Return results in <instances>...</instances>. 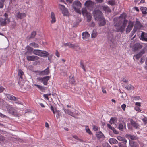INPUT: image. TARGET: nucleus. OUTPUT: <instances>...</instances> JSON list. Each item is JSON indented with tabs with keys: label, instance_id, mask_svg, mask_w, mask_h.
<instances>
[{
	"label": "nucleus",
	"instance_id": "1",
	"mask_svg": "<svg viewBox=\"0 0 147 147\" xmlns=\"http://www.w3.org/2000/svg\"><path fill=\"white\" fill-rule=\"evenodd\" d=\"M127 15L125 13L121 14L119 17H115L113 21V24L117 32L123 33L126 26L128 21L126 19Z\"/></svg>",
	"mask_w": 147,
	"mask_h": 147
},
{
	"label": "nucleus",
	"instance_id": "2",
	"mask_svg": "<svg viewBox=\"0 0 147 147\" xmlns=\"http://www.w3.org/2000/svg\"><path fill=\"white\" fill-rule=\"evenodd\" d=\"M92 14L95 20L101 21L103 18L102 12L99 10H94Z\"/></svg>",
	"mask_w": 147,
	"mask_h": 147
},
{
	"label": "nucleus",
	"instance_id": "3",
	"mask_svg": "<svg viewBox=\"0 0 147 147\" xmlns=\"http://www.w3.org/2000/svg\"><path fill=\"white\" fill-rule=\"evenodd\" d=\"M82 13L84 16H86L87 18V22H90L91 20L92 16L91 13L87 11V9L86 8H83L82 9Z\"/></svg>",
	"mask_w": 147,
	"mask_h": 147
},
{
	"label": "nucleus",
	"instance_id": "4",
	"mask_svg": "<svg viewBox=\"0 0 147 147\" xmlns=\"http://www.w3.org/2000/svg\"><path fill=\"white\" fill-rule=\"evenodd\" d=\"M51 78V76H47L43 77H39L38 80L39 82H42L45 85H46L48 84V81Z\"/></svg>",
	"mask_w": 147,
	"mask_h": 147
},
{
	"label": "nucleus",
	"instance_id": "5",
	"mask_svg": "<svg viewBox=\"0 0 147 147\" xmlns=\"http://www.w3.org/2000/svg\"><path fill=\"white\" fill-rule=\"evenodd\" d=\"M60 8L62 11V13L65 16H67L69 15V13L67 9L65 8V6L63 5H60Z\"/></svg>",
	"mask_w": 147,
	"mask_h": 147
},
{
	"label": "nucleus",
	"instance_id": "6",
	"mask_svg": "<svg viewBox=\"0 0 147 147\" xmlns=\"http://www.w3.org/2000/svg\"><path fill=\"white\" fill-rule=\"evenodd\" d=\"M142 45L139 43L135 44L133 47V51H136L141 49L142 47Z\"/></svg>",
	"mask_w": 147,
	"mask_h": 147
},
{
	"label": "nucleus",
	"instance_id": "7",
	"mask_svg": "<svg viewBox=\"0 0 147 147\" xmlns=\"http://www.w3.org/2000/svg\"><path fill=\"white\" fill-rule=\"evenodd\" d=\"M27 59L30 61H34L37 60L39 59V57L36 56H27Z\"/></svg>",
	"mask_w": 147,
	"mask_h": 147
},
{
	"label": "nucleus",
	"instance_id": "8",
	"mask_svg": "<svg viewBox=\"0 0 147 147\" xmlns=\"http://www.w3.org/2000/svg\"><path fill=\"white\" fill-rule=\"evenodd\" d=\"M142 26L143 25L138 20L136 21L135 24L134 28H135L137 30H140Z\"/></svg>",
	"mask_w": 147,
	"mask_h": 147
},
{
	"label": "nucleus",
	"instance_id": "9",
	"mask_svg": "<svg viewBox=\"0 0 147 147\" xmlns=\"http://www.w3.org/2000/svg\"><path fill=\"white\" fill-rule=\"evenodd\" d=\"M49 72V69L47 67L45 69L42 71H38L39 74L40 76H44L48 75Z\"/></svg>",
	"mask_w": 147,
	"mask_h": 147
},
{
	"label": "nucleus",
	"instance_id": "10",
	"mask_svg": "<svg viewBox=\"0 0 147 147\" xmlns=\"http://www.w3.org/2000/svg\"><path fill=\"white\" fill-rule=\"evenodd\" d=\"M6 107L9 113L11 114L13 113V111H15V109L12 105L7 104L6 106Z\"/></svg>",
	"mask_w": 147,
	"mask_h": 147
},
{
	"label": "nucleus",
	"instance_id": "11",
	"mask_svg": "<svg viewBox=\"0 0 147 147\" xmlns=\"http://www.w3.org/2000/svg\"><path fill=\"white\" fill-rule=\"evenodd\" d=\"M133 26V23H132L131 21H130L126 30L127 34L128 33L130 32V31L131 30Z\"/></svg>",
	"mask_w": 147,
	"mask_h": 147
},
{
	"label": "nucleus",
	"instance_id": "12",
	"mask_svg": "<svg viewBox=\"0 0 147 147\" xmlns=\"http://www.w3.org/2000/svg\"><path fill=\"white\" fill-rule=\"evenodd\" d=\"M140 39L143 41H147V33L142 32Z\"/></svg>",
	"mask_w": 147,
	"mask_h": 147
},
{
	"label": "nucleus",
	"instance_id": "13",
	"mask_svg": "<svg viewBox=\"0 0 147 147\" xmlns=\"http://www.w3.org/2000/svg\"><path fill=\"white\" fill-rule=\"evenodd\" d=\"M16 16L18 18L22 19L26 16V14L25 13H22L19 11L16 13Z\"/></svg>",
	"mask_w": 147,
	"mask_h": 147
},
{
	"label": "nucleus",
	"instance_id": "14",
	"mask_svg": "<svg viewBox=\"0 0 147 147\" xmlns=\"http://www.w3.org/2000/svg\"><path fill=\"white\" fill-rule=\"evenodd\" d=\"M94 3V2L91 0H88L85 3L84 5L85 6L88 7H92L93 6Z\"/></svg>",
	"mask_w": 147,
	"mask_h": 147
},
{
	"label": "nucleus",
	"instance_id": "15",
	"mask_svg": "<svg viewBox=\"0 0 147 147\" xmlns=\"http://www.w3.org/2000/svg\"><path fill=\"white\" fill-rule=\"evenodd\" d=\"M63 110L65 114H68V115L74 117L75 118H76L75 117L74 115V113L73 112L71 111L68 109H66L64 108H63Z\"/></svg>",
	"mask_w": 147,
	"mask_h": 147
},
{
	"label": "nucleus",
	"instance_id": "16",
	"mask_svg": "<svg viewBox=\"0 0 147 147\" xmlns=\"http://www.w3.org/2000/svg\"><path fill=\"white\" fill-rule=\"evenodd\" d=\"M6 19H3L2 18H0V25L1 26H5L7 23L6 21Z\"/></svg>",
	"mask_w": 147,
	"mask_h": 147
},
{
	"label": "nucleus",
	"instance_id": "17",
	"mask_svg": "<svg viewBox=\"0 0 147 147\" xmlns=\"http://www.w3.org/2000/svg\"><path fill=\"white\" fill-rule=\"evenodd\" d=\"M82 36L83 39L85 40L87 39L88 38L90 37V35L86 31L82 33Z\"/></svg>",
	"mask_w": 147,
	"mask_h": 147
},
{
	"label": "nucleus",
	"instance_id": "18",
	"mask_svg": "<svg viewBox=\"0 0 147 147\" xmlns=\"http://www.w3.org/2000/svg\"><path fill=\"white\" fill-rule=\"evenodd\" d=\"M6 96L9 99L11 100L15 101L17 100V98L16 97L9 94H6Z\"/></svg>",
	"mask_w": 147,
	"mask_h": 147
},
{
	"label": "nucleus",
	"instance_id": "19",
	"mask_svg": "<svg viewBox=\"0 0 147 147\" xmlns=\"http://www.w3.org/2000/svg\"><path fill=\"white\" fill-rule=\"evenodd\" d=\"M130 122L132 126L136 129H137L139 126L138 124L135 122L133 119H131L130 120Z\"/></svg>",
	"mask_w": 147,
	"mask_h": 147
},
{
	"label": "nucleus",
	"instance_id": "20",
	"mask_svg": "<svg viewBox=\"0 0 147 147\" xmlns=\"http://www.w3.org/2000/svg\"><path fill=\"white\" fill-rule=\"evenodd\" d=\"M117 139L120 141H123L124 144H126L127 142V140L124 138L120 136L117 137Z\"/></svg>",
	"mask_w": 147,
	"mask_h": 147
},
{
	"label": "nucleus",
	"instance_id": "21",
	"mask_svg": "<svg viewBox=\"0 0 147 147\" xmlns=\"http://www.w3.org/2000/svg\"><path fill=\"white\" fill-rule=\"evenodd\" d=\"M96 135L98 139H100L103 138H104L105 136L103 134L101 131H99L96 132Z\"/></svg>",
	"mask_w": 147,
	"mask_h": 147
},
{
	"label": "nucleus",
	"instance_id": "22",
	"mask_svg": "<svg viewBox=\"0 0 147 147\" xmlns=\"http://www.w3.org/2000/svg\"><path fill=\"white\" fill-rule=\"evenodd\" d=\"M63 45L65 46H68L69 48L74 49L76 47L74 44H72L71 42H69L67 43H64L63 44Z\"/></svg>",
	"mask_w": 147,
	"mask_h": 147
},
{
	"label": "nucleus",
	"instance_id": "23",
	"mask_svg": "<svg viewBox=\"0 0 147 147\" xmlns=\"http://www.w3.org/2000/svg\"><path fill=\"white\" fill-rule=\"evenodd\" d=\"M109 141L111 144H116L118 143V141L116 139L113 138H110L109 140Z\"/></svg>",
	"mask_w": 147,
	"mask_h": 147
},
{
	"label": "nucleus",
	"instance_id": "24",
	"mask_svg": "<svg viewBox=\"0 0 147 147\" xmlns=\"http://www.w3.org/2000/svg\"><path fill=\"white\" fill-rule=\"evenodd\" d=\"M40 56L44 57H47L48 55H49V53L47 51H41V52L40 53Z\"/></svg>",
	"mask_w": 147,
	"mask_h": 147
},
{
	"label": "nucleus",
	"instance_id": "25",
	"mask_svg": "<svg viewBox=\"0 0 147 147\" xmlns=\"http://www.w3.org/2000/svg\"><path fill=\"white\" fill-rule=\"evenodd\" d=\"M74 5H76L77 7H78L79 8H81L82 5L81 3L78 0L74 2L72 5V7L73 6H74Z\"/></svg>",
	"mask_w": 147,
	"mask_h": 147
},
{
	"label": "nucleus",
	"instance_id": "26",
	"mask_svg": "<svg viewBox=\"0 0 147 147\" xmlns=\"http://www.w3.org/2000/svg\"><path fill=\"white\" fill-rule=\"evenodd\" d=\"M41 50H34L33 51V53L34 54L40 56V53Z\"/></svg>",
	"mask_w": 147,
	"mask_h": 147
},
{
	"label": "nucleus",
	"instance_id": "27",
	"mask_svg": "<svg viewBox=\"0 0 147 147\" xmlns=\"http://www.w3.org/2000/svg\"><path fill=\"white\" fill-rule=\"evenodd\" d=\"M141 10L142 11V13L144 14H147V8L144 7H141Z\"/></svg>",
	"mask_w": 147,
	"mask_h": 147
},
{
	"label": "nucleus",
	"instance_id": "28",
	"mask_svg": "<svg viewBox=\"0 0 147 147\" xmlns=\"http://www.w3.org/2000/svg\"><path fill=\"white\" fill-rule=\"evenodd\" d=\"M51 18L52 19L51 21V23H53L55 22L56 20L55 16V14L53 12L51 13Z\"/></svg>",
	"mask_w": 147,
	"mask_h": 147
},
{
	"label": "nucleus",
	"instance_id": "29",
	"mask_svg": "<svg viewBox=\"0 0 147 147\" xmlns=\"http://www.w3.org/2000/svg\"><path fill=\"white\" fill-rule=\"evenodd\" d=\"M125 137L128 138H130L132 140H135L136 139V137L134 135L131 134H126Z\"/></svg>",
	"mask_w": 147,
	"mask_h": 147
},
{
	"label": "nucleus",
	"instance_id": "30",
	"mask_svg": "<svg viewBox=\"0 0 147 147\" xmlns=\"http://www.w3.org/2000/svg\"><path fill=\"white\" fill-rule=\"evenodd\" d=\"M55 114L56 115V117L57 119L59 118L60 116H61V114L60 111L59 110H57L55 109Z\"/></svg>",
	"mask_w": 147,
	"mask_h": 147
},
{
	"label": "nucleus",
	"instance_id": "31",
	"mask_svg": "<svg viewBox=\"0 0 147 147\" xmlns=\"http://www.w3.org/2000/svg\"><path fill=\"white\" fill-rule=\"evenodd\" d=\"M117 121V118L115 117H111L109 121V123L111 124H114Z\"/></svg>",
	"mask_w": 147,
	"mask_h": 147
},
{
	"label": "nucleus",
	"instance_id": "32",
	"mask_svg": "<svg viewBox=\"0 0 147 147\" xmlns=\"http://www.w3.org/2000/svg\"><path fill=\"white\" fill-rule=\"evenodd\" d=\"M24 72L21 69H19L18 70V76L21 79H22V76L24 75Z\"/></svg>",
	"mask_w": 147,
	"mask_h": 147
},
{
	"label": "nucleus",
	"instance_id": "33",
	"mask_svg": "<svg viewBox=\"0 0 147 147\" xmlns=\"http://www.w3.org/2000/svg\"><path fill=\"white\" fill-rule=\"evenodd\" d=\"M35 85L37 86L38 88L40 90L42 91H43L46 89L45 87H44L42 86L36 84H35Z\"/></svg>",
	"mask_w": 147,
	"mask_h": 147
},
{
	"label": "nucleus",
	"instance_id": "34",
	"mask_svg": "<svg viewBox=\"0 0 147 147\" xmlns=\"http://www.w3.org/2000/svg\"><path fill=\"white\" fill-rule=\"evenodd\" d=\"M100 21V22L99 23V25L100 26H103L105 25L106 22L104 17L102 20Z\"/></svg>",
	"mask_w": 147,
	"mask_h": 147
},
{
	"label": "nucleus",
	"instance_id": "35",
	"mask_svg": "<svg viewBox=\"0 0 147 147\" xmlns=\"http://www.w3.org/2000/svg\"><path fill=\"white\" fill-rule=\"evenodd\" d=\"M129 144L131 147H136L137 146L136 143L132 141H129Z\"/></svg>",
	"mask_w": 147,
	"mask_h": 147
},
{
	"label": "nucleus",
	"instance_id": "36",
	"mask_svg": "<svg viewBox=\"0 0 147 147\" xmlns=\"http://www.w3.org/2000/svg\"><path fill=\"white\" fill-rule=\"evenodd\" d=\"M108 36L109 40H110L111 41H112L113 38V34L111 32L109 33Z\"/></svg>",
	"mask_w": 147,
	"mask_h": 147
},
{
	"label": "nucleus",
	"instance_id": "37",
	"mask_svg": "<svg viewBox=\"0 0 147 147\" xmlns=\"http://www.w3.org/2000/svg\"><path fill=\"white\" fill-rule=\"evenodd\" d=\"M80 64L81 67L85 71H86L85 68V67L83 61H81L80 62Z\"/></svg>",
	"mask_w": 147,
	"mask_h": 147
},
{
	"label": "nucleus",
	"instance_id": "38",
	"mask_svg": "<svg viewBox=\"0 0 147 147\" xmlns=\"http://www.w3.org/2000/svg\"><path fill=\"white\" fill-rule=\"evenodd\" d=\"M73 8L74 9V10L78 13H79L80 14H81V12L80 10L79 9L80 8H77L76 7L74 6H73Z\"/></svg>",
	"mask_w": 147,
	"mask_h": 147
},
{
	"label": "nucleus",
	"instance_id": "39",
	"mask_svg": "<svg viewBox=\"0 0 147 147\" xmlns=\"http://www.w3.org/2000/svg\"><path fill=\"white\" fill-rule=\"evenodd\" d=\"M97 32L95 30H93L91 34L92 38H95L97 36Z\"/></svg>",
	"mask_w": 147,
	"mask_h": 147
},
{
	"label": "nucleus",
	"instance_id": "40",
	"mask_svg": "<svg viewBox=\"0 0 147 147\" xmlns=\"http://www.w3.org/2000/svg\"><path fill=\"white\" fill-rule=\"evenodd\" d=\"M85 129L86 132L89 134H92V133L91 132L90 129L87 126H86L85 127Z\"/></svg>",
	"mask_w": 147,
	"mask_h": 147
},
{
	"label": "nucleus",
	"instance_id": "41",
	"mask_svg": "<svg viewBox=\"0 0 147 147\" xmlns=\"http://www.w3.org/2000/svg\"><path fill=\"white\" fill-rule=\"evenodd\" d=\"M125 88L128 90H130L132 88V86L131 84H127L125 87Z\"/></svg>",
	"mask_w": 147,
	"mask_h": 147
},
{
	"label": "nucleus",
	"instance_id": "42",
	"mask_svg": "<svg viewBox=\"0 0 147 147\" xmlns=\"http://www.w3.org/2000/svg\"><path fill=\"white\" fill-rule=\"evenodd\" d=\"M36 32L33 31L31 33L30 38H34L36 36Z\"/></svg>",
	"mask_w": 147,
	"mask_h": 147
},
{
	"label": "nucleus",
	"instance_id": "43",
	"mask_svg": "<svg viewBox=\"0 0 147 147\" xmlns=\"http://www.w3.org/2000/svg\"><path fill=\"white\" fill-rule=\"evenodd\" d=\"M4 0H0V8H2L4 6Z\"/></svg>",
	"mask_w": 147,
	"mask_h": 147
},
{
	"label": "nucleus",
	"instance_id": "44",
	"mask_svg": "<svg viewBox=\"0 0 147 147\" xmlns=\"http://www.w3.org/2000/svg\"><path fill=\"white\" fill-rule=\"evenodd\" d=\"M26 49L29 52H31L33 50L32 48L29 46H27L26 47Z\"/></svg>",
	"mask_w": 147,
	"mask_h": 147
},
{
	"label": "nucleus",
	"instance_id": "45",
	"mask_svg": "<svg viewBox=\"0 0 147 147\" xmlns=\"http://www.w3.org/2000/svg\"><path fill=\"white\" fill-rule=\"evenodd\" d=\"M30 45L31 46H33L34 47H38V45L34 42L30 44Z\"/></svg>",
	"mask_w": 147,
	"mask_h": 147
},
{
	"label": "nucleus",
	"instance_id": "46",
	"mask_svg": "<svg viewBox=\"0 0 147 147\" xmlns=\"http://www.w3.org/2000/svg\"><path fill=\"white\" fill-rule=\"evenodd\" d=\"M103 9L105 11L109 12L110 11V9L107 6H104L103 7Z\"/></svg>",
	"mask_w": 147,
	"mask_h": 147
},
{
	"label": "nucleus",
	"instance_id": "47",
	"mask_svg": "<svg viewBox=\"0 0 147 147\" xmlns=\"http://www.w3.org/2000/svg\"><path fill=\"white\" fill-rule=\"evenodd\" d=\"M109 4L112 5L115 4V1L114 0H110L108 1Z\"/></svg>",
	"mask_w": 147,
	"mask_h": 147
},
{
	"label": "nucleus",
	"instance_id": "48",
	"mask_svg": "<svg viewBox=\"0 0 147 147\" xmlns=\"http://www.w3.org/2000/svg\"><path fill=\"white\" fill-rule=\"evenodd\" d=\"M118 128L120 130L123 131V126L122 124H120L119 125Z\"/></svg>",
	"mask_w": 147,
	"mask_h": 147
},
{
	"label": "nucleus",
	"instance_id": "49",
	"mask_svg": "<svg viewBox=\"0 0 147 147\" xmlns=\"http://www.w3.org/2000/svg\"><path fill=\"white\" fill-rule=\"evenodd\" d=\"M137 30L135 28L133 29L131 34V36L132 37L134 34V33L137 31Z\"/></svg>",
	"mask_w": 147,
	"mask_h": 147
},
{
	"label": "nucleus",
	"instance_id": "50",
	"mask_svg": "<svg viewBox=\"0 0 147 147\" xmlns=\"http://www.w3.org/2000/svg\"><path fill=\"white\" fill-rule=\"evenodd\" d=\"M118 145L119 147H126V144H123L121 142L118 143Z\"/></svg>",
	"mask_w": 147,
	"mask_h": 147
},
{
	"label": "nucleus",
	"instance_id": "51",
	"mask_svg": "<svg viewBox=\"0 0 147 147\" xmlns=\"http://www.w3.org/2000/svg\"><path fill=\"white\" fill-rule=\"evenodd\" d=\"M50 109H51L53 111V114H55V112H56L55 111V109H55L54 108V107H53L52 105L51 106Z\"/></svg>",
	"mask_w": 147,
	"mask_h": 147
},
{
	"label": "nucleus",
	"instance_id": "52",
	"mask_svg": "<svg viewBox=\"0 0 147 147\" xmlns=\"http://www.w3.org/2000/svg\"><path fill=\"white\" fill-rule=\"evenodd\" d=\"M140 54H140L139 53L136 55H134V57H135L137 59H138L140 57L142 56Z\"/></svg>",
	"mask_w": 147,
	"mask_h": 147
},
{
	"label": "nucleus",
	"instance_id": "53",
	"mask_svg": "<svg viewBox=\"0 0 147 147\" xmlns=\"http://www.w3.org/2000/svg\"><path fill=\"white\" fill-rule=\"evenodd\" d=\"M126 107V105L125 104H123L121 106V108H122V109L124 111H125V108Z\"/></svg>",
	"mask_w": 147,
	"mask_h": 147
},
{
	"label": "nucleus",
	"instance_id": "54",
	"mask_svg": "<svg viewBox=\"0 0 147 147\" xmlns=\"http://www.w3.org/2000/svg\"><path fill=\"white\" fill-rule=\"evenodd\" d=\"M107 126L108 128L113 130L115 128L113 127H112L109 124H107Z\"/></svg>",
	"mask_w": 147,
	"mask_h": 147
},
{
	"label": "nucleus",
	"instance_id": "55",
	"mask_svg": "<svg viewBox=\"0 0 147 147\" xmlns=\"http://www.w3.org/2000/svg\"><path fill=\"white\" fill-rule=\"evenodd\" d=\"M93 129L95 131H97L98 129V127L94 125H93Z\"/></svg>",
	"mask_w": 147,
	"mask_h": 147
},
{
	"label": "nucleus",
	"instance_id": "56",
	"mask_svg": "<svg viewBox=\"0 0 147 147\" xmlns=\"http://www.w3.org/2000/svg\"><path fill=\"white\" fill-rule=\"evenodd\" d=\"M5 140L4 137L0 134V141H3Z\"/></svg>",
	"mask_w": 147,
	"mask_h": 147
},
{
	"label": "nucleus",
	"instance_id": "57",
	"mask_svg": "<svg viewBox=\"0 0 147 147\" xmlns=\"http://www.w3.org/2000/svg\"><path fill=\"white\" fill-rule=\"evenodd\" d=\"M142 120L144 124H146L147 123V119L146 118H144Z\"/></svg>",
	"mask_w": 147,
	"mask_h": 147
},
{
	"label": "nucleus",
	"instance_id": "58",
	"mask_svg": "<svg viewBox=\"0 0 147 147\" xmlns=\"http://www.w3.org/2000/svg\"><path fill=\"white\" fill-rule=\"evenodd\" d=\"M79 24V23L77 22H74L73 24V27H77Z\"/></svg>",
	"mask_w": 147,
	"mask_h": 147
},
{
	"label": "nucleus",
	"instance_id": "59",
	"mask_svg": "<svg viewBox=\"0 0 147 147\" xmlns=\"http://www.w3.org/2000/svg\"><path fill=\"white\" fill-rule=\"evenodd\" d=\"M145 53V51L144 49H143L141 50V51L139 53L140 54H141V55L142 56L143 54L144 53Z\"/></svg>",
	"mask_w": 147,
	"mask_h": 147
},
{
	"label": "nucleus",
	"instance_id": "60",
	"mask_svg": "<svg viewBox=\"0 0 147 147\" xmlns=\"http://www.w3.org/2000/svg\"><path fill=\"white\" fill-rule=\"evenodd\" d=\"M135 109L137 111H139V112H140L141 111V110L140 109V108L138 107H135Z\"/></svg>",
	"mask_w": 147,
	"mask_h": 147
},
{
	"label": "nucleus",
	"instance_id": "61",
	"mask_svg": "<svg viewBox=\"0 0 147 147\" xmlns=\"http://www.w3.org/2000/svg\"><path fill=\"white\" fill-rule=\"evenodd\" d=\"M113 132L115 134H119V132L117 131L115 128H114L113 130Z\"/></svg>",
	"mask_w": 147,
	"mask_h": 147
},
{
	"label": "nucleus",
	"instance_id": "62",
	"mask_svg": "<svg viewBox=\"0 0 147 147\" xmlns=\"http://www.w3.org/2000/svg\"><path fill=\"white\" fill-rule=\"evenodd\" d=\"M70 81L71 82L72 84H74L75 82V81L74 78H73V77H72V78H71Z\"/></svg>",
	"mask_w": 147,
	"mask_h": 147
},
{
	"label": "nucleus",
	"instance_id": "63",
	"mask_svg": "<svg viewBox=\"0 0 147 147\" xmlns=\"http://www.w3.org/2000/svg\"><path fill=\"white\" fill-rule=\"evenodd\" d=\"M72 136L73 138H74L76 139L77 140H78L80 141H81V140L79 139L78 137L76 135H73Z\"/></svg>",
	"mask_w": 147,
	"mask_h": 147
},
{
	"label": "nucleus",
	"instance_id": "64",
	"mask_svg": "<svg viewBox=\"0 0 147 147\" xmlns=\"http://www.w3.org/2000/svg\"><path fill=\"white\" fill-rule=\"evenodd\" d=\"M122 81L125 82L127 83L128 82L127 79L125 78H123Z\"/></svg>",
	"mask_w": 147,
	"mask_h": 147
}]
</instances>
